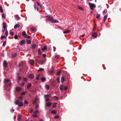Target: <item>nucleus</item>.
<instances>
[{
  "mask_svg": "<svg viewBox=\"0 0 121 121\" xmlns=\"http://www.w3.org/2000/svg\"><path fill=\"white\" fill-rule=\"evenodd\" d=\"M38 113V111L37 110L35 111L33 114V116L34 117H37V114Z\"/></svg>",
  "mask_w": 121,
  "mask_h": 121,
  "instance_id": "nucleus-3",
  "label": "nucleus"
},
{
  "mask_svg": "<svg viewBox=\"0 0 121 121\" xmlns=\"http://www.w3.org/2000/svg\"><path fill=\"white\" fill-rule=\"evenodd\" d=\"M39 99L38 98H36L34 100L33 103L34 104L36 103L38 100Z\"/></svg>",
  "mask_w": 121,
  "mask_h": 121,
  "instance_id": "nucleus-18",
  "label": "nucleus"
},
{
  "mask_svg": "<svg viewBox=\"0 0 121 121\" xmlns=\"http://www.w3.org/2000/svg\"><path fill=\"white\" fill-rule=\"evenodd\" d=\"M31 30L33 31H34L35 30V29L33 28H31Z\"/></svg>",
  "mask_w": 121,
  "mask_h": 121,
  "instance_id": "nucleus-57",
  "label": "nucleus"
},
{
  "mask_svg": "<svg viewBox=\"0 0 121 121\" xmlns=\"http://www.w3.org/2000/svg\"><path fill=\"white\" fill-rule=\"evenodd\" d=\"M34 7L35 9V10H36V8L37 7L36 5V4H34Z\"/></svg>",
  "mask_w": 121,
  "mask_h": 121,
  "instance_id": "nucleus-64",
  "label": "nucleus"
},
{
  "mask_svg": "<svg viewBox=\"0 0 121 121\" xmlns=\"http://www.w3.org/2000/svg\"><path fill=\"white\" fill-rule=\"evenodd\" d=\"M20 27V25L19 24H16L14 26V29H16V28H17V27Z\"/></svg>",
  "mask_w": 121,
  "mask_h": 121,
  "instance_id": "nucleus-13",
  "label": "nucleus"
},
{
  "mask_svg": "<svg viewBox=\"0 0 121 121\" xmlns=\"http://www.w3.org/2000/svg\"><path fill=\"white\" fill-rule=\"evenodd\" d=\"M28 76L29 78L31 79L33 78L34 77V75L32 74H29L28 75Z\"/></svg>",
  "mask_w": 121,
  "mask_h": 121,
  "instance_id": "nucleus-9",
  "label": "nucleus"
},
{
  "mask_svg": "<svg viewBox=\"0 0 121 121\" xmlns=\"http://www.w3.org/2000/svg\"><path fill=\"white\" fill-rule=\"evenodd\" d=\"M34 62L33 60H30V64L31 65H33L34 64Z\"/></svg>",
  "mask_w": 121,
  "mask_h": 121,
  "instance_id": "nucleus-11",
  "label": "nucleus"
},
{
  "mask_svg": "<svg viewBox=\"0 0 121 121\" xmlns=\"http://www.w3.org/2000/svg\"><path fill=\"white\" fill-rule=\"evenodd\" d=\"M26 93V92L24 91L21 93V95H25Z\"/></svg>",
  "mask_w": 121,
  "mask_h": 121,
  "instance_id": "nucleus-37",
  "label": "nucleus"
},
{
  "mask_svg": "<svg viewBox=\"0 0 121 121\" xmlns=\"http://www.w3.org/2000/svg\"><path fill=\"white\" fill-rule=\"evenodd\" d=\"M25 40H22L20 42V44L21 45H22L25 43Z\"/></svg>",
  "mask_w": 121,
  "mask_h": 121,
  "instance_id": "nucleus-12",
  "label": "nucleus"
},
{
  "mask_svg": "<svg viewBox=\"0 0 121 121\" xmlns=\"http://www.w3.org/2000/svg\"><path fill=\"white\" fill-rule=\"evenodd\" d=\"M26 41L27 43L28 44H30L31 43V41L30 40H26Z\"/></svg>",
  "mask_w": 121,
  "mask_h": 121,
  "instance_id": "nucleus-30",
  "label": "nucleus"
},
{
  "mask_svg": "<svg viewBox=\"0 0 121 121\" xmlns=\"http://www.w3.org/2000/svg\"><path fill=\"white\" fill-rule=\"evenodd\" d=\"M18 105L19 107H22L23 106V103L22 102H20L19 103Z\"/></svg>",
  "mask_w": 121,
  "mask_h": 121,
  "instance_id": "nucleus-14",
  "label": "nucleus"
},
{
  "mask_svg": "<svg viewBox=\"0 0 121 121\" xmlns=\"http://www.w3.org/2000/svg\"><path fill=\"white\" fill-rule=\"evenodd\" d=\"M61 73V72L60 71H59L57 73V75H59L60 74V73Z\"/></svg>",
  "mask_w": 121,
  "mask_h": 121,
  "instance_id": "nucleus-61",
  "label": "nucleus"
},
{
  "mask_svg": "<svg viewBox=\"0 0 121 121\" xmlns=\"http://www.w3.org/2000/svg\"><path fill=\"white\" fill-rule=\"evenodd\" d=\"M19 103V101L18 100H16L15 101V104L16 105H18Z\"/></svg>",
  "mask_w": 121,
  "mask_h": 121,
  "instance_id": "nucleus-25",
  "label": "nucleus"
},
{
  "mask_svg": "<svg viewBox=\"0 0 121 121\" xmlns=\"http://www.w3.org/2000/svg\"><path fill=\"white\" fill-rule=\"evenodd\" d=\"M3 9H2V6H0V11L1 13H2L3 12Z\"/></svg>",
  "mask_w": 121,
  "mask_h": 121,
  "instance_id": "nucleus-36",
  "label": "nucleus"
},
{
  "mask_svg": "<svg viewBox=\"0 0 121 121\" xmlns=\"http://www.w3.org/2000/svg\"><path fill=\"white\" fill-rule=\"evenodd\" d=\"M15 18L16 19H20V18L19 16L17 15H16L15 16Z\"/></svg>",
  "mask_w": 121,
  "mask_h": 121,
  "instance_id": "nucleus-28",
  "label": "nucleus"
},
{
  "mask_svg": "<svg viewBox=\"0 0 121 121\" xmlns=\"http://www.w3.org/2000/svg\"><path fill=\"white\" fill-rule=\"evenodd\" d=\"M21 116L20 114H19L18 116V121H20L21 118Z\"/></svg>",
  "mask_w": 121,
  "mask_h": 121,
  "instance_id": "nucleus-16",
  "label": "nucleus"
},
{
  "mask_svg": "<svg viewBox=\"0 0 121 121\" xmlns=\"http://www.w3.org/2000/svg\"><path fill=\"white\" fill-rule=\"evenodd\" d=\"M100 15L99 14H98L97 13L96 15V17L97 18H99L100 17Z\"/></svg>",
  "mask_w": 121,
  "mask_h": 121,
  "instance_id": "nucleus-38",
  "label": "nucleus"
},
{
  "mask_svg": "<svg viewBox=\"0 0 121 121\" xmlns=\"http://www.w3.org/2000/svg\"><path fill=\"white\" fill-rule=\"evenodd\" d=\"M44 69L42 68H40L38 70V71H44Z\"/></svg>",
  "mask_w": 121,
  "mask_h": 121,
  "instance_id": "nucleus-45",
  "label": "nucleus"
},
{
  "mask_svg": "<svg viewBox=\"0 0 121 121\" xmlns=\"http://www.w3.org/2000/svg\"><path fill=\"white\" fill-rule=\"evenodd\" d=\"M48 19L49 20L51 21L52 22L54 23L59 22L57 20L54 19L53 17H50L48 18Z\"/></svg>",
  "mask_w": 121,
  "mask_h": 121,
  "instance_id": "nucleus-1",
  "label": "nucleus"
},
{
  "mask_svg": "<svg viewBox=\"0 0 121 121\" xmlns=\"http://www.w3.org/2000/svg\"><path fill=\"white\" fill-rule=\"evenodd\" d=\"M5 38V36H2L0 38V39H2L3 38Z\"/></svg>",
  "mask_w": 121,
  "mask_h": 121,
  "instance_id": "nucleus-46",
  "label": "nucleus"
},
{
  "mask_svg": "<svg viewBox=\"0 0 121 121\" xmlns=\"http://www.w3.org/2000/svg\"><path fill=\"white\" fill-rule=\"evenodd\" d=\"M43 56L44 57H45L46 56V54H43Z\"/></svg>",
  "mask_w": 121,
  "mask_h": 121,
  "instance_id": "nucleus-62",
  "label": "nucleus"
},
{
  "mask_svg": "<svg viewBox=\"0 0 121 121\" xmlns=\"http://www.w3.org/2000/svg\"><path fill=\"white\" fill-rule=\"evenodd\" d=\"M54 97H55V99H58V98L56 96H54L52 98H53Z\"/></svg>",
  "mask_w": 121,
  "mask_h": 121,
  "instance_id": "nucleus-48",
  "label": "nucleus"
},
{
  "mask_svg": "<svg viewBox=\"0 0 121 121\" xmlns=\"http://www.w3.org/2000/svg\"><path fill=\"white\" fill-rule=\"evenodd\" d=\"M16 89L17 91V92L21 90L20 88L19 87H16Z\"/></svg>",
  "mask_w": 121,
  "mask_h": 121,
  "instance_id": "nucleus-27",
  "label": "nucleus"
},
{
  "mask_svg": "<svg viewBox=\"0 0 121 121\" xmlns=\"http://www.w3.org/2000/svg\"><path fill=\"white\" fill-rule=\"evenodd\" d=\"M44 62V60H38V62L39 64L41 65H43Z\"/></svg>",
  "mask_w": 121,
  "mask_h": 121,
  "instance_id": "nucleus-4",
  "label": "nucleus"
},
{
  "mask_svg": "<svg viewBox=\"0 0 121 121\" xmlns=\"http://www.w3.org/2000/svg\"><path fill=\"white\" fill-rule=\"evenodd\" d=\"M47 96H49V95H44V97L45 98Z\"/></svg>",
  "mask_w": 121,
  "mask_h": 121,
  "instance_id": "nucleus-63",
  "label": "nucleus"
},
{
  "mask_svg": "<svg viewBox=\"0 0 121 121\" xmlns=\"http://www.w3.org/2000/svg\"><path fill=\"white\" fill-rule=\"evenodd\" d=\"M17 78L18 80V82H19V81L20 80L21 78V77L20 76H18Z\"/></svg>",
  "mask_w": 121,
  "mask_h": 121,
  "instance_id": "nucleus-35",
  "label": "nucleus"
},
{
  "mask_svg": "<svg viewBox=\"0 0 121 121\" xmlns=\"http://www.w3.org/2000/svg\"><path fill=\"white\" fill-rule=\"evenodd\" d=\"M57 104V103H54L53 104L52 108H54L56 107V105Z\"/></svg>",
  "mask_w": 121,
  "mask_h": 121,
  "instance_id": "nucleus-26",
  "label": "nucleus"
},
{
  "mask_svg": "<svg viewBox=\"0 0 121 121\" xmlns=\"http://www.w3.org/2000/svg\"><path fill=\"white\" fill-rule=\"evenodd\" d=\"M24 37L25 38H30V36H28L26 34V35Z\"/></svg>",
  "mask_w": 121,
  "mask_h": 121,
  "instance_id": "nucleus-43",
  "label": "nucleus"
},
{
  "mask_svg": "<svg viewBox=\"0 0 121 121\" xmlns=\"http://www.w3.org/2000/svg\"><path fill=\"white\" fill-rule=\"evenodd\" d=\"M36 45L35 44L33 45L32 47V48L33 49H35L36 48Z\"/></svg>",
  "mask_w": 121,
  "mask_h": 121,
  "instance_id": "nucleus-31",
  "label": "nucleus"
},
{
  "mask_svg": "<svg viewBox=\"0 0 121 121\" xmlns=\"http://www.w3.org/2000/svg\"><path fill=\"white\" fill-rule=\"evenodd\" d=\"M60 90L61 91H62V90L63 89V86L62 85H61L60 86Z\"/></svg>",
  "mask_w": 121,
  "mask_h": 121,
  "instance_id": "nucleus-40",
  "label": "nucleus"
},
{
  "mask_svg": "<svg viewBox=\"0 0 121 121\" xmlns=\"http://www.w3.org/2000/svg\"><path fill=\"white\" fill-rule=\"evenodd\" d=\"M65 77L64 76H62L61 78V82H63L65 81Z\"/></svg>",
  "mask_w": 121,
  "mask_h": 121,
  "instance_id": "nucleus-20",
  "label": "nucleus"
},
{
  "mask_svg": "<svg viewBox=\"0 0 121 121\" xmlns=\"http://www.w3.org/2000/svg\"><path fill=\"white\" fill-rule=\"evenodd\" d=\"M89 5L91 9L92 10H93L95 7V5L94 4H92L91 3H89Z\"/></svg>",
  "mask_w": 121,
  "mask_h": 121,
  "instance_id": "nucleus-2",
  "label": "nucleus"
},
{
  "mask_svg": "<svg viewBox=\"0 0 121 121\" xmlns=\"http://www.w3.org/2000/svg\"><path fill=\"white\" fill-rule=\"evenodd\" d=\"M52 103L51 102H50L48 103H47L46 104V105H47L48 107L50 106L51 105Z\"/></svg>",
  "mask_w": 121,
  "mask_h": 121,
  "instance_id": "nucleus-19",
  "label": "nucleus"
},
{
  "mask_svg": "<svg viewBox=\"0 0 121 121\" xmlns=\"http://www.w3.org/2000/svg\"><path fill=\"white\" fill-rule=\"evenodd\" d=\"M17 55V53H14V54H13L12 56V57L13 58H14L15 56H16Z\"/></svg>",
  "mask_w": 121,
  "mask_h": 121,
  "instance_id": "nucleus-34",
  "label": "nucleus"
},
{
  "mask_svg": "<svg viewBox=\"0 0 121 121\" xmlns=\"http://www.w3.org/2000/svg\"><path fill=\"white\" fill-rule=\"evenodd\" d=\"M6 44V42L5 41L3 43V46H4H4H5V45Z\"/></svg>",
  "mask_w": 121,
  "mask_h": 121,
  "instance_id": "nucleus-50",
  "label": "nucleus"
},
{
  "mask_svg": "<svg viewBox=\"0 0 121 121\" xmlns=\"http://www.w3.org/2000/svg\"><path fill=\"white\" fill-rule=\"evenodd\" d=\"M3 27L4 30H6V29L7 27L6 26V23L5 22H4L3 24Z\"/></svg>",
  "mask_w": 121,
  "mask_h": 121,
  "instance_id": "nucleus-7",
  "label": "nucleus"
},
{
  "mask_svg": "<svg viewBox=\"0 0 121 121\" xmlns=\"http://www.w3.org/2000/svg\"><path fill=\"white\" fill-rule=\"evenodd\" d=\"M14 38L15 39H17L18 38V36L17 35H15L14 36Z\"/></svg>",
  "mask_w": 121,
  "mask_h": 121,
  "instance_id": "nucleus-51",
  "label": "nucleus"
},
{
  "mask_svg": "<svg viewBox=\"0 0 121 121\" xmlns=\"http://www.w3.org/2000/svg\"><path fill=\"white\" fill-rule=\"evenodd\" d=\"M106 10H106L105 9L104 10L103 12H102V13L103 14L105 12Z\"/></svg>",
  "mask_w": 121,
  "mask_h": 121,
  "instance_id": "nucleus-60",
  "label": "nucleus"
},
{
  "mask_svg": "<svg viewBox=\"0 0 121 121\" xmlns=\"http://www.w3.org/2000/svg\"><path fill=\"white\" fill-rule=\"evenodd\" d=\"M78 8L79 9H80L81 10H83V9L81 7L79 6H78Z\"/></svg>",
  "mask_w": 121,
  "mask_h": 121,
  "instance_id": "nucleus-47",
  "label": "nucleus"
},
{
  "mask_svg": "<svg viewBox=\"0 0 121 121\" xmlns=\"http://www.w3.org/2000/svg\"><path fill=\"white\" fill-rule=\"evenodd\" d=\"M10 33V34L12 35H14V33L13 32H12L10 31H9Z\"/></svg>",
  "mask_w": 121,
  "mask_h": 121,
  "instance_id": "nucleus-54",
  "label": "nucleus"
},
{
  "mask_svg": "<svg viewBox=\"0 0 121 121\" xmlns=\"http://www.w3.org/2000/svg\"><path fill=\"white\" fill-rule=\"evenodd\" d=\"M11 85V84L10 83H9L8 84H4V86L5 87H10Z\"/></svg>",
  "mask_w": 121,
  "mask_h": 121,
  "instance_id": "nucleus-8",
  "label": "nucleus"
},
{
  "mask_svg": "<svg viewBox=\"0 0 121 121\" xmlns=\"http://www.w3.org/2000/svg\"><path fill=\"white\" fill-rule=\"evenodd\" d=\"M92 36L94 37V38H96L97 36V33L95 32L94 33L92 34Z\"/></svg>",
  "mask_w": 121,
  "mask_h": 121,
  "instance_id": "nucleus-10",
  "label": "nucleus"
},
{
  "mask_svg": "<svg viewBox=\"0 0 121 121\" xmlns=\"http://www.w3.org/2000/svg\"><path fill=\"white\" fill-rule=\"evenodd\" d=\"M2 18H3L4 19H5V15L4 13L2 14Z\"/></svg>",
  "mask_w": 121,
  "mask_h": 121,
  "instance_id": "nucleus-44",
  "label": "nucleus"
},
{
  "mask_svg": "<svg viewBox=\"0 0 121 121\" xmlns=\"http://www.w3.org/2000/svg\"><path fill=\"white\" fill-rule=\"evenodd\" d=\"M49 100V99L48 98H47L46 99V101L47 102H48Z\"/></svg>",
  "mask_w": 121,
  "mask_h": 121,
  "instance_id": "nucleus-58",
  "label": "nucleus"
},
{
  "mask_svg": "<svg viewBox=\"0 0 121 121\" xmlns=\"http://www.w3.org/2000/svg\"><path fill=\"white\" fill-rule=\"evenodd\" d=\"M26 35V33L25 31H24L22 33V35L23 36H24L25 37V36Z\"/></svg>",
  "mask_w": 121,
  "mask_h": 121,
  "instance_id": "nucleus-41",
  "label": "nucleus"
},
{
  "mask_svg": "<svg viewBox=\"0 0 121 121\" xmlns=\"http://www.w3.org/2000/svg\"><path fill=\"white\" fill-rule=\"evenodd\" d=\"M39 76H40L39 75H37L36 78V79L39 80Z\"/></svg>",
  "mask_w": 121,
  "mask_h": 121,
  "instance_id": "nucleus-42",
  "label": "nucleus"
},
{
  "mask_svg": "<svg viewBox=\"0 0 121 121\" xmlns=\"http://www.w3.org/2000/svg\"><path fill=\"white\" fill-rule=\"evenodd\" d=\"M51 113L52 114H55L56 113V111L55 110H52L51 111Z\"/></svg>",
  "mask_w": 121,
  "mask_h": 121,
  "instance_id": "nucleus-32",
  "label": "nucleus"
},
{
  "mask_svg": "<svg viewBox=\"0 0 121 121\" xmlns=\"http://www.w3.org/2000/svg\"><path fill=\"white\" fill-rule=\"evenodd\" d=\"M70 31V30H68L65 31H64L63 33L64 34H68L69 33Z\"/></svg>",
  "mask_w": 121,
  "mask_h": 121,
  "instance_id": "nucleus-24",
  "label": "nucleus"
},
{
  "mask_svg": "<svg viewBox=\"0 0 121 121\" xmlns=\"http://www.w3.org/2000/svg\"><path fill=\"white\" fill-rule=\"evenodd\" d=\"M60 56L59 55H57L55 56V58L57 59H58L59 58Z\"/></svg>",
  "mask_w": 121,
  "mask_h": 121,
  "instance_id": "nucleus-39",
  "label": "nucleus"
},
{
  "mask_svg": "<svg viewBox=\"0 0 121 121\" xmlns=\"http://www.w3.org/2000/svg\"><path fill=\"white\" fill-rule=\"evenodd\" d=\"M56 80L58 83H59L60 82V78L59 77H57Z\"/></svg>",
  "mask_w": 121,
  "mask_h": 121,
  "instance_id": "nucleus-33",
  "label": "nucleus"
},
{
  "mask_svg": "<svg viewBox=\"0 0 121 121\" xmlns=\"http://www.w3.org/2000/svg\"><path fill=\"white\" fill-rule=\"evenodd\" d=\"M23 80L25 82H26L27 81V79L26 78H24Z\"/></svg>",
  "mask_w": 121,
  "mask_h": 121,
  "instance_id": "nucleus-52",
  "label": "nucleus"
},
{
  "mask_svg": "<svg viewBox=\"0 0 121 121\" xmlns=\"http://www.w3.org/2000/svg\"><path fill=\"white\" fill-rule=\"evenodd\" d=\"M67 88H68L67 86H66L65 87H64V89L65 90H67Z\"/></svg>",
  "mask_w": 121,
  "mask_h": 121,
  "instance_id": "nucleus-59",
  "label": "nucleus"
},
{
  "mask_svg": "<svg viewBox=\"0 0 121 121\" xmlns=\"http://www.w3.org/2000/svg\"><path fill=\"white\" fill-rule=\"evenodd\" d=\"M7 64H8L6 61L5 60H4L3 62V66L4 67H6Z\"/></svg>",
  "mask_w": 121,
  "mask_h": 121,
  "instance_id": "nucleus-5",
  "label": "nucleus"
},
{
  "mask_svg": "<svg viewBox=\"0 0 121 121\" xmlns=\"http://www.w3.org/2000/svg\"><path fill=\"white\" fill-rule=\"evenodd\" d=\"M47 48V46H44L42 50L43 51H44L45 50H46Z\"/></svg>",
  "mask_w": 121,
  "mask_h": 121,
  "instance_id": "nucleus-29",
  "label": "nucleus"
},
{
  "mask_svg": "<svg viewBox=\"0 0 121 121\" xmlns=\"http://www.w3.org/2000/svg\"><path fill=\"white\" fill-rule=\"evenodd\" d=\"M25 84V82H22L21 84H20V85L22 86H23Z\"/></svg>",
  "mask_w": 121,
  "mask_h": 121,
  "instance_id": "nucleus-55",
  "label": "nucleus"
},
{
  "mask_svg": "<svg viewBox=\"0 0 121 121\" xmlns=\"http://www.w3.org/2000/svg\"><path fill=\"white\" fill-rule=\"evenodd\" d=\"M8 35V33L7 30H6L5 32V35L6 36H7Z\"/></svg>",
  "mask_w": 121,
  "mask_h": 121,
  "instance_id": "nucleus-53",
  "label": "nucleus"
},
{
  "mask_svg": "<svg viewBox=\"0 0 121 121\" xmlns=\"http://www.w3.org/2000/svg\"><path fill=\"white\" fill-rule=\"evenodd\" d=\"M10 81V79H4V84H6Z\"/></svg>",
  "mask_w": 121,
  "mask_h": 121,
  "instance_id": "nucleus-6",
  "label": "nucleus"
},
{
  "mask_svg": "<svg viewBox=\"0 0 121 121\" xmlns=\"http://www.w3.org/2000/svg\"><path fill=\"white\" fill-rule=\"evenodd\" d=\"M24 103L26 104H28V102L26 100H25L24 101Z\"/></svg>",
  "mask_w": 121,
  "mask_h": 121,
  "instance_id": "nucleus-56",
  "label": "nucleus"
},
{
  "mask_svg": "<svg viewBox=\"0 0 121 121\" xmlns=\"http://www.w3.org/2000/svg\"><path fill=\"white\" fill-rule=\"evenodd\" d=\"M45 88L47 90H48L49 89L50 87L49 85H45Z\"/></svg>",
  "mask_w": 121,
  "mask_h": 121,
  "instance_id": "nucleus-15",
  "label": "nucleus"
},
{
  "mask_svg": "<svg viewBox=\"0 0 121 121\" xmlns=\"http://www.w3.org/2000/svg\"><path fill=\"white\" fill-rule=\"evenodd\" d=\"M38 52L39 55H41L42 54V52H41L40 48H39L38 50Z\"/></svg>",
  "mask_w": 121,
  "mask_h": 121,
  "instance_id": "nucleus-21",
  "label": "nucleus"
},
{
  "mask_svg": "<svg viewBox=\"0 0 121 121\" xmlns=\"http://www.w3.org/2000/svg\"><path fill=\"white\" fill-rule=\"evenodd\" d=\"M108 17V15L107 14L105 15L104 17V21L105 22L107 18Z\"/></svg>",
  "mask_w": 121,
  "mask_h": 121,
  "instance_id": "nucleus-22",
  "label": "nucleus"
},
{
  "mask_svg": "<svg viewBox=\"0 0 121 121\" xmlns=\"http://www.w3.org/2000/svg\"><path fill=\"white\" fill-rule=\"evenodd\" d=\"M41 81L42 82H44L46 80V78L45 77H43L41 78Z\"/></svg>",
  "mask_w": 121,
  "mask_h": 121,
  "instance_id": "nucleus-17",
  "label": "nucleus"
},
{
  "mask_svg": "<svg viewBox=\"0 0 121 121\" xmlns=\"http://www.w3.org/2000/svg\"><path fill=\"white\" fill-rule=\"evenodd\" d=\"M31 86V84H28V86L26 87V89L27 90L29 89Z\"/></svg>",
  "mask_w": 121,
  "mask_h": 121,
  "instance_id": "nucleus-23",
  "label": "nucleus"
},
{
  "mask_svg": "<svg viewBox=\"0 0 121 121\" xmlns=\"http://www.w3.org/2000/svg\"><path fill=\"white\" fill-rule=\"evenodd\" d=\"M59 118V116H58L56 115L54 117V118H56V119H58Z\"/></svg>",
  "mask_w": 121,
  "mask_h": 121,
  "instance_id": "nucleus-49",
  "label": "nucleus"
}]
</instances>
